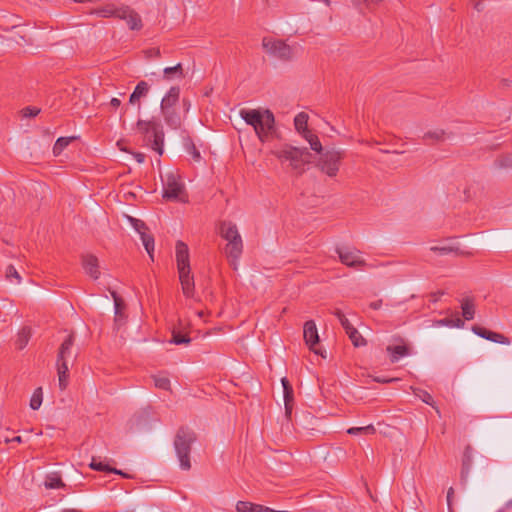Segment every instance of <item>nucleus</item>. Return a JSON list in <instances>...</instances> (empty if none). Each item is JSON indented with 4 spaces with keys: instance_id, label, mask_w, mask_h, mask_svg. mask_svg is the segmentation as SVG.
<instances>
[{
    "instance_id": "obj_5",
    "label": "nucleus",
    "mask_w": 512,
    "mask_h": 512,
    "mask_svg": "<svg viewBox=\"0 0 512 512\" xmlns=\"http://www.w3.org/2000/svg\"><path fill=\"white\" fill-rule=\"evenodd\" d=\"M138 131L144 136L146 145L159 155L164 152V132L159 123L139 119L136 123Z\"/></svg>"
},
{
    "instance_id": "obj_13",
    "label": "nucleus",
    "mask_w": 512,
    "mask_h": 512,
    "mask_svg": "<svg viewBox=\"0 0 512 512\" xmlns=\"http://www.w3.org/2000/svg\"><path fill=\"white\" fill-rule=\"evenodd\" d=\"M472 331H473V333H475L479 337L487 339V340H490L492 342L499 343V344H504V345L510 344L509 338H507L503 334H500V333H497V332H493V331L488 330V329H486V328H484L482 326L473 325L472 326Z\"/></svg>"
},
{
    "instance_id": "obj_3",
    "label": "nucleus",
    "mask_w": 512,
    "mask_h": 512,
    "mask_svg": "<svg viewBox=\"0 0 512 512\" xmlns=\"http://www.w3.org/2000/svg\"><path fill=\"white\" fill-rule=\"evenodd\" d=\"M196 433L186 426H181L174 437V448L182 470H190L191 446L196 442Z\"/></svg>"
},
{
    "instance_id": "obj_6",
    "label": "nucleus",
    "mask_w": 512,
    "mask_h": 512,
    "mask_svg": "<svg viewBox=\"0 0 512 512\" xmlns=\"http://www.w3.org/2000/svg\"><path fill=\"white\" fill-rule=\"evenodd\" d=\"M320 156L316 162V167L329 177H335L339 171L342 159L345 156L344 151L332 149L322 150L318 153Z\"/></svg>"
},
{
    "instance_id": "obj_38",
    "label": "nucleus",
    "mask_w": 512,
    "mask_h": 512,
    "mask_svg": "<svg viewBox=\"0 0 512 512\" xmlns=\"http://www.w3.org/2000/svg\"><path fill=\"white\" fill-rule=\"evenodd\" d=\"M190 342L191 338L188 335L182 334L180 331L175 329L172 331V338L170 340V343H173L175 345H182L189 344Z\"/></svg>"
},
{
    "instance_id": "obj_48",
    "label": "nucleus",
    "mask_w": 512,
    "mask_h": 512,
    "mask_svg": "<svg viewBox=\"0 0 512 512\" xmlns=\"http://www.w3.org/2000/svg\"><path fill=\"white\" fill-rule=\"evenodd\" d=\"M40 111V108L28 106L22 109V115L23 117H35Z\"/></svg>"
},
{
    "instance_id": "obj_20",
    "label": "nucleus",
    "mask_w": 512,
    "mask_h": 512,
    "mask_svg": "<svg viewBox=\"0 0 512 512\" xmlns=\"http://www.w3.org/2000/svg\"><path fill=\"white\" fill-rule=\"evenodd\" d=\"M149 90H150V85L146 81L142 80V81L138 82L134 91L132 92V94L129 97V103L132 105L138 103L141 98L147 96Z\"/></svg>"
},
{
    "instance_id": "obj_34",
    "label": "nucleus",
    "mask_w": 512,
    "mask_h": 512,
    "mask_svg": "<svg viewBox=\"0 0 512 512\" xmlns=\"http://www.w3.org/2000/svg\"><path fill=\"white\" fill-rule=\"evenodd\" d=\"M75 139L76 137H59L53 146L54 155H60L62 151Z\"/></svg>"
},
{
    "instance_id": "obj_14",
    "label": "nucleus",
    "mask_w": 512,
    "mask_h": 512,
    "mask_svg": "<svg viewBox=\"0 0 512 512\" xmlns=\"http://www.w3.org/2000/svg\"><path fill=\"white\" fill-rule=\"evenodd\" d=\"M82 266L85 272L94 280L99 279V261L98 258L93 254H86L82 256Z\"/></svg>"
},
{
    "instance_id": "obj_21",
    "label": "nucleus",
    "mask_w": 512,
    "mask_h": 512,
    "mask_svg": "<svg viewBox=\"0 0 512 512\" xmlns=\"http://www.w3.org/2000/svg\"><path fill=\"white\" fill-rule=\"evenodd\" d=\"M471 447L468 445L463 453L462 459V468H461V481L465 483L467 481V477L469 475L471 464H472V455H471Z\"/></svg>"
},
{
    "instance_id": "obj_43",
    "label": "nucleus",
    "mask_w": 512,
    "mask_h": 512,
    "mask_svg": "<svg viewBox=\"0 0 512 512\" xmlns=\"http://www.w3.org/2000/svg\"><path fill=\"white\" fill-rule=\"evenodd\" d=\"M185 147L187 152L192 156L195 161H199L201 159V155L199 150L196 148L195 144L190 138L185 139Z\"/></svg>"
},
{
    "instance_id": "obj_15",
    "label": "nucleus",
    "mask_w": 512,
    "mask_h": 512,
    "mask_svg": "<svg viewBox=\"0 0 512 512\" xmlns=\"http://www.w3.org/2000/svg\"><path fill=\"white\" fill-rule=\"evenodd\" d=\"M75 342L74 332H71L67 338L63 341V343L59 347L57 361L58 362H67L68 359L72 356L76 357V354H73V346Z\"/></svg>"
},
{
    "instance_id": "obj_29",
    "label": "nucleus",
    "mask_w": 512,
    "mask_h": 512,
    "mask_svg": "<svg viewBox=\"0 0 512 512\" xmlns=\"http://www.w3.org/2000/svg\"><path fill=\"white\" fill-rule=\"evenodd\" d=\"M163 78L171 80L173 78L182 79L184 78L183 67L181 63L176 64L173 67H167L163 70Z\"/></svg>"
},
{
    "instance_id": "obj_49",
    "label": "nucleus",
    "mask_w": 512,
    "mask_h": 512,
    "mask_svg": "<svg viewBox=\"0 0 512 512\" xmlns=\"http://www.w3.org/2000/svg\"><path fill=\"white\" fill-rule=\"evenodd\" d=\"M12 277L16 278L18 283H20L21 276L19 275L18 271L16 270V268L13 265H9L6 268V278L10 279Z\"/></svg>"
},
{
    "instance_id": "obj_24",
    "label": "nucleus",
    "mask_w": 512,
    "mask_h": 512,
    "mask_svg": "<svg viewBox=\"0 0 512 512\" xmlns=\"http://www.w3.org/2000/svg\"><path fill=\"white\" fill-rule=\"evenodd\" d=\"M44 485L47 489H59L65 487L59 472H51L47 474Z\"/></svg>"
},
{
    "instance_id": "obj_46",
    "label": "nucleus",
    "mask_w": 512,
    "mask_h": 512,
    "mask_svg": "<svg viewBox=\"0 0 512 512\" xmlns=\"http://www.w3.org/2000/svg\"><path fill=\"white\" fill-rule=\"evenodd\" d=\"M129 220L134 227V229L141 235L142 232H146L148 230L146 224L140 220L133 217H129Z\"/></svg>"
},
{
    "instance_id": "obj_55",
    "label": "nucleus",
    "mask_w": 512,
    "mask_h": 512,
    "mask_svg": "<svg viewBox=\"0 0 512 512\" xmlns=\"http://www.w3.org/2000/svg\"><path fill=\"white\" fill-rule=\"evenodd\" d=\"M373 380L375 382L385 384V383H391L393 381H396L397 379L396 378H386V377H375V378H373Z\"/></svg>"
},
{
    "instance_id": "obj_31",
    "label": "nucleus",
    "mask_w": 512,
    "mask_h": 512,
    "mask_svg": "<svg viewBox=\"0 0 512 512\" xmlns=\"http://www.w3.org/2000/svg\"><path fill=\"white\" fill-rule=\"evenodd\" d=\"M302 136L308 141V143L310 144V148L317 152V153H321L322 150H323V147H322V144L318 138L317 135L313 134L310 130L309 131H306L305 133L302 134Z\"/></svg>"
},
{
    "instance_id": "obj_41",
    "label": "nucleus",
    "mask_w": 512,
    "mask_h": 512,
    "mask_svg": "<svg viewBox=\"0 0 512 512\" xmlns=\"http://www.w3.org/2000/svg\"><path fill=\"white\" fill-rule=\"evenodd\" d=\"M354 347H361L367 345V340L359 333L357 329L351 331V334L348 335Z\"/></svg>"
},
{
    "instance_id": "obj_19",
    "label": "nucleus",
    "mask_w": 512,
    "mask_h": 512,
    "mask_svg": "<svg viewBox=\"0 0 512 512\" xmlns=\"http://www.w3.org/2000/svg\"><path fill=\"white\" fill-rule=\"evenodd\" d=\"M165 123L172 129H178L181 126V117L175 108L161 109Z\"/></svg>"
},
{
    "instance_id": "obj_37",
    "label": "nucleus",
    "mask_w": 512,
    "mask_h": 512,
    "mask_svg": "<svg viewBox=\"0 0 512 512\" xmlns=\"http://www.w3.org/2000/svg\"><path fill=\"white\" fill-rule=\"evenodd\" d=\"M352 3L360 9V11L363 13L364 6L369 11L374 10L380 3L383 2V0H351Z\"/></svg>"
},
{
    "instance_id": "obj_54",
    "label": "nucleus",
    "mask_w": 512,
    "mask_h": 512,
    "mask_svg": "<svg viewBox=\"0 0 512 512\" xmlns=\"http://www.w3.org/2000/svg\"><path fill=\"white\" fill-rule=\"evenodd\" d=\"M444 294H445V291H443V290H438L436 292H432L430 294V298H431L430 300L432 302H437L441 298V296H443Z\"/></svg>"
},
{
    "instance_id": "obj_47",
    "label": "nucleus",
    "mask_w": 512,
    "mask_h": 512,
    "mask_svg": "<svg viewBox=\"0 0 512 512\" xmlns=\"http://www.w3.org/2000/svg\"><path fill=\"white\" fill-rule=\"evenodd\" d=\"M496 165L500 168L512 167V155H505L496 160Z\"/></svg>"
},
{
    "instance_id": "obj_4",
    "label": "nucleus",
    "mask_w": 512,
    "mask_h": 512,
    "mask_svg": "<svg viewBox=\"0 0 512 512\" xmlns=\"http://www.w3.org/2000/svg\"><path fill=\"white\" fill-rule=\"evenodd\" d=\"M273 154L281 161H289L290 167L301 175L305 171V165L311 162L312 154L307 148H298L285 145L281 149L273 151Z\"/></svg>"
},
{
    "instance_id": "obj_63",
    "label": "nucleus",
    "mask_w": 512,
    "mask_h": 512,
    "mask_svg": "<svg viewBox=\"0 0 512 512\" xmlns=\"http://www.w3.org/2000/svg\"><path fill=\"white\" fill-rule=\"evenodd\" d=\"M511 507H512V499L509 500L508 502H506V504H505V509H509Z\"/></svg>"
},
{
    "instance_id": "obj_30",
    "label": "nucleus",
    "mask_w": 512,
    "mask_h": 512,
    "mask_svg": "<svg viewBox=\"0 0 512 512\" xmlns=\"http://www.w3.org/2000/svg\"><path fill=\"white\" fill-rule=\"evenodd\" d=\"M308 118V114H306L305 112H300L295 116L294 126L299 133L303 134L306 131H309L307 128Z\"/></svg>"
},
{
    "instance_id": "obj_53",
    "label": "nucleus",
    "mask_w": 512,
    "mask_h": 512,
    "mask_svg": "<svg viewBox=\"0 0 512 512\" xmlns=\"http://www.w3.org/2000/svg\"><path fill=\"white\" fill-rule=\"evenodd\" d=\"M453 495H454V489L452 487H450L447 491V505H448L449 512H453V509H452Z\"/></svg>"
},
{
    "instance_id": "obj_28",
    "label": "nucleus",
    "mask_w": 512,
    "mask_h": 512,
    "mask_svg": "<svg viewBox=\"0 0 512 512\" xmlns=\"http://www.w3.org/2000/svg\"><path fill=\"white\" fill-rule=\"evenodd\" d=\"M236 511L237 512H263L266 511L264 509V505L255 504L248 501H238L236 503Z\"/></svg>"
},
{
    "instance_id": "obj_52",
    "label": "nucleus",
    "mask_w": 512,
    "mask_h": 512,
    "mask_svg": "<svg viewBox=\"0 0 512 512\" xmlns=\"http://www.w3.org/2000/svg\"><path fill=\"white\" fill-rule=\"evenodd\" d=\"M147 58H159L161 56V52L159 48H150L146 50Z\"/></svg>"
},
{
    "instance_id": "obj_56",
    "label": "nucleus",
    "mask_w": 512,
    "mask_h": 512,
    "mask_svg": "<svg viewBox=\"0 0 512 512\" xmlns=\"http://www.w3.org/2000/svg\"><path fill=\"white\" fill-rule=\"evenodd\" d=\"M285 405V416L288 420H291L292 410L294 404H284Z\"/></svg>"
},
{
    "instance_id": "obj_12",
    "label": "nucleus",
    "mask_w": 512,
    "mask_h": 512,
    "mask_svg": "<svg viewBox=\"0 0 512 512\" xmlns=\"http://www.w3.org/2000/svg\"><path fill=\"white\" fill-rule=\"evenodd\" d=\"M178 273L183 294L188 298H192L194 296L195 283L194 277L191 274V267L178 270Z\"/></svg>"
},
{
    "instance_id": "obj_62",
    "label": "nucleus",
    "mask_w": 512,
    "mask_h": 512,
    "mask_svg": "<svg viewBox=\"0 0 512 512\" xmlns=\"http://www.w3.org/2000/svg\"><path fill=\"white\" fill-rule=\"evenodd\" d=\"M182 102H183V107L185 108L186 111H188L190 108V101L188 99L184 98L182 100Z\"/></svg>"
},
{
    "instance_id": "obj_18",
    "label": "nucleus",
    "mask_w": 512,
    "mask_h": 512,
    "mask_svg": "<svg viewBox=\"0 0 512 512\" xmlns=\"http://www.w3.org/2000/svg\"><path fill=\"white\" fill-rule=\"evenodd\" d=\"M180 98V88L178 86H173L169 89L166 95L161 100V109L165 108H175V105L178 103Z\"/></svg>"
},
{
    "instance_id": "obj_11",
    "label": "nucleus",
    "mask_w": 512,
    "mask_h": 512,
    "mask_svg": "<svg viewBox=\"0 0 512 512\" xmlns=\"http://www.w3.org/2000/svg\"><path fill=\"white\" fill-rule=\"evenodd\" d=\"M336 252L340 258L341 263L352 268H359L366 266V261L358 256L355 251H350L343 248H337Z\"/></svg>"
},
{
    "instance_id": "obj_44",
    "label": "nucleus",
    "mask_w": 512,
    "mask_h": 512,
    "mask_svg": "<svg viewBox=\"0 0 512 512\" xmlns=\"http://www.w3.org/2000/svg\"><path fill=\"white\" fill-rule=\"evenodd\" d=\"M154 385L163 390H169L170 389V380L167 377L164 376H153Z\"/></svg>"
},
{
    "instance_id": "obj_61",
    "label": "nucleus",
    "mask_w": 512,
    "mask_h": 512,
    "mask_svg": "<svg viewBox=\"0 0 512 512\" xmlns=\"http://www.w3.org/2000/svg\"><path fill=\"white\" fill-rule=\"evenodd\" d=\"M343 329L345 330L346 334H351V331H354L356 328L349 322L347 326H344Z\"/></svg>"
},
{
    "instance_id": "obj_23",
    "label": "nucleus",
    "mask_w": 512,
    "mask_h": 512,
    "mask_svg": "<svg viewBox=\"0 0 512 512\" xmlns=\"http://www.w3.org/2000/svg\"><path fill=\"white\" fill-rule=\"evenodd\" d=\"M120 6H117L115 4L109 3L105 4L97 9H95L94 13L98 16L109 18V17H115L118 18L120 12Z\"/></svg>"
},
{
    "instance_id": "obj_1",
    "label": "nucleus",
    "mask_w": 512,
    "mask_h": 512,
    "mask_svg": "<svg viewBox=\"0 0 512 512\" xmlns=\"http://www.w3.org/2000/svg\"><path fill=\"white\" fill-rule=\"evenodd\" d=\"M240 117L253 127L258 139L266 142L275 132V117L269 109H241Z\"/></svg>"
},
{
    "instance_id": "obj_58",
    "label": "nucleus",
    "mask_w": 512,
    "mask_h": 512,
    "mask_svg": "<svg viewBox=\"0 0 512 512\" xmlns=\"http://www.w3.org/2000/svg\"><path fill=\"white\" fill-rule=\"evenodd\" d=\"M108 473L119 474V475L123 476L124 478H129V476L126 473H124L121 470H118L116 468H112L110 466H109Z\"/></svg>"
},
{
    "instance_id": "obj_45",
    "label": "nucleus",
    "mask_w": 512,
    "mask_h": 512,
    "mask_svg": "<svg viewBox=\"0 0 512 512\" xmlns=\"http://www.w3.org/2000/svg\"><path fill=\"white\" fill-rule=\"evenodd\" d=\"M89 467L93 470L101 471V472H108V470H109V465L104 464L101 461H98L96 457L92 458V461L89 464Z\"/></svg>"
},
{
    "instance_id": "obj_33",
    "label": "nucleus",
    "mask_w": 512,
    "mask_h": 512,
    "mask_svg": "<svg viewBox=\"0 0 512 512\" xmlns=\"http://www.w3.org/2000/svg\"><path fill=\"white\" fill-rule=\"evenodd\" d=\"M284 393V404H294V391L289 380L286 377L281 379Z\"/></svg>"
},
{
    "instance_id": "obj_9",
    "label": "nucleus",
    "mask_w": 512,
    "mask_h": 512,
    "mask_svg": "<svg viewBox=\"0 0 512 512\" xmlns=\"http://www.w3.org/2000/svg\"><path fill=\"white\" fill-rule=\"evenodd\" d=\"M303 337L305 343L309 347V349L315 354H319L322 357H325L321 350L317 348L319 345L320 339L317 331L316 324L313 320H308L305 322L303 327Z\"/></svg>"
},
{
    "instance_id": "obj_36",
    "label": "nucleus",
    "mask_w": 512,
    "mask_h": 512,
    "mask_svg": "<svg viewBox=\"0 0 512 512\" xmlns=\"http://www.w3.org/2000/svg\"><path fill=\"white\" fill-rule=\"evenodd\" d=\"M430 250L439 255H447L450 253L461 254L459 248L452 245L431 246Z\"/></svg>"
},
{
    "instance_id": "obj_10",
    "label": "nucleus",
    "mask_w": 512,
    "mask_h": 512,
    "mask_svg": "<svg viewBox=\"0 0 512 512\" xmlns=\"http://www.w3.org/2000/svg\"><path fill=\"white\" fill-rule=\"evenodd\" d=\"M118 19L125 20L130 30L139 31L143 27L141 16L131 7L120 5Z\"/></svg>"
},
{
    "instance_id": "obj_42",
    "label": "nucleus",
    "mask_w": 512,
    "mask_h": 512,
    "mask_svg": "<svg viewBox=\"0 0 512 512\" xmlns=\"http://www.w3.org/2000/svg\"><path fill=\"white\" fill-rule=\"evenodd\" d=\"M437 324L440 326L463 328L465 323H464V320H462L459 317H456L455 319H450V318L441 319V320L437 321Z\"/></svg>"
},
{
    "instance_id": "obj_17",
    "label": "nucleus",
    "mask_w": 512,
    "mask_h": 512,
    "mask_svg": "<svg viewBox=\"0 0 512 512\" xmlns=\"http://www.w3.org/2000/svg\"><path fill=\"white\" fill-rule=\"evenodd\" d=\"M176 262H177V269L183 270V268H189L190 267V261H189V249L188 246L183 241H177L176 242Z\"/></svg>"
},
{
    "instance_id": "obj_16",
    "label": "nucleus",
    "mask_w": 512,
    "mask_h": 512,
    "mask_svg": "<svg viewBox=\"0 0 512 512\" xmlns=\"http://www.w3.org/2000/svg\"><path fill=\"white\" fill-rule=\"evenodd\" d=\"M452 135L453 134L451 132H446L445 130L438 128L424 133V135L422 136V140L427 145H435L446 141Z\"/></svg>"
},
{
    "instance_id": "obj_51",
    "label": "nucleus",
    "mask_w": 512,
    "mask_h": 512,
    "mask_svg": "<svg viewBox=\"0 0 512 512\" xmlns=\"http://www.w3.org/2000/svg\"><path fill=\"white\" fill-rule=\"evenodd\" d=\"M332 313L338 318L342 327L348 325L349 320L346 318L345 314L340 309H335Z\"/></svg>"
},
{
    "instance_id": "obj_27",
    "label": "nucleus",
    "mask_w": 512,
    "mask_h": 512,
    "mask_svg": "<svg viewBox=\"0 0 512 512\" xmlns=\"http://www.w3.org/2000/svg\"><path fill=\"white\" fill-rule=\"evenodd\" d=\"M111 296L114 300L115 307V320L120 321L124 318V310L126 308V304L124 300L117 294L116 291L110 290Z\"/></svg>"
},
{
    "instance_id": "obj_64",
    "label": "nucleus",
    "mask_w": 512,
    "mask_h": 512,
    "mask_svg": "<svg viewBox=\"0 0 512 512\" xmlns=\"http://www.w3.org/2000/svg\"><path fill=\"white\" fill-rule=\"evenodd\" d=\"M62 512H82V511L76 510V509H65Z\"/></svg>"
},
{
    "instance_id": "obj_59",
    "label": "nucleus",
    "mask_w": 512,
    "mask_h": 512,
    "mask_svg": "<svg viewBox=\"0 0 512 512\" xmlns=\"http://www.w3.org/2000/svg\"><path fill=\"white\" fill-rule=\"evenodd\" d=\"M134 157L138 163H143L145 161V154L141 152H135Z\"/></svg>"
},
{
    "instance_id": "obj_26",
    "label": "nucleus",
    "mask_w": 512,
    "mask_h": 512,
    "mask_svg": "<svg viewBox=\"0 0 512 512\" xmlns=\"http://www.w3.org/2000/svg\"><path fill=\"white\" fill-rule=\"evenodd\" d=\"M57 371L59 378V388L61 391L65 390L68 385L69 368L67 362L57 361Z\"/></svg>"
},
{
    "instance_id": "obj_35",
    "label": "nucleus",
    "mask_w": 512,
    "mask_h": 512,
    "mask_svg": "<svg viewBox=\"0 0 512 512\" xmlns=\"http://www.w3.org/2000/svg\"><path fill=\"white\" fill-rule=\"evenodd\" d=\"M141 240H142V243L145 247V250L147 251V253L149 254L151 260L153 261L154 260V256H153V253H154V237L150 234H148L147 232H142L141 235Z\"/></svg>"
},
{
    "instance_id": "obj_39",
    "label": "nucleus",
    "mask_w": 512,
    "mask_h": 512,
    "mask_svg": "<svg viewBox=\"0 0 512 512\" xmlns=\"http://www.w3.org/2000/svg\"><path fill=\"white\" fill-rule=\"evenodd\" d=\"M42 388L39 387L34 390L33 395L30 399V408L32 410H38L42 404Z\"/></svg>"
},
{
    "instance_id": "obj_25",
    "label": "nucleus",
    "mask_w": 512,
    "mask_h": 512,
    "mask_svg": "<svg viewBox=\"0 0 512 512\" xmlns=\"http://www.w3.org/2000/svg\"><path fill=\"white\" fill-rule=\"evenodd\" d=\"M386 350L390 354V360L392 363L397 362L400 357H404L409 354V348L405 344L396 346L389 345Z\"/></svg>"
},
{
    "instance_id": "obj_60",
    "label": "nucleus",
    "mask_w": 512,
    "mask_h": 512,
    "mask_svg": "<svg viewBox=\"0 0 512 512\" xmlns=\"http://www.w3.org/2000/svg\"><path fill=\"white\" fill-rule=\"evenodd\" d=\"M110 105L113 108H118L121 105V101L118 98H112L110 101Z\"/></svg>"
},
{
    "instance_id": "obj_40",
    "label": "nucleus",
    "mask_w": 512,
    "mask_h": 512,
    "mask_svg": "<svg viewBox=\"0 0 512 512\" xmlns=\"http://www.w3.org/2000/svg\"><path fill=\"white\" fill-rule=\"evenodd\" d=\"M375 427L370 424L365 427H351L347 430V433L350 435H358V434H375Z\"/></svg>"
},
{
    "instance_id": "obj_50",
    "label": "nucleus",
    "mask_w": 512,
    "mask_h": 512,
    "mask_svg": "<svg viewBox=\"0 0 512 512\" xmlns=\"http://www.w3.org/2000/svg\"><path fill=\"white\" fill-rule=\"evenodd\" d=\"M416 395L426 404L433 405V397L424 390H419V393H416Z\"/></svg>"
},
{
    "instance_id": "obj_32",
    "label": "nucleus",
    "mask_w": 512,
    "mask_h": 512,
    "mask_svg": "<svg viewBox=\"0 0 512 512\" xmlns=\"http://www.w3.org/2000/svg\"><path fill=\"white\" fill-rule=\"evenodd\" d=\"M32 332L31 328L24 326L18 333V339H17V348L19 350H22L26 345L28 344L30 338H31Z\"/></svg>"
},
{
    "instance_id": "obj_7",
    "label": "nucleus",
    "mask_w": 512,
    "mask_h": 512,
    "mask_svg": "<svg viewBox=\"0 0 512 512\" xmlns=\"http://www.w3.org/2000/svg\"><path fill=\"white\" fill-rule=\"evenodd\" d=\"M163 182V198L172 201L185 202L183 196L185 195L184 184L180 180V176L175 171L167 172Z\"/></svg>"
},
{
    "instance_id": "obj_8",
    "label": "nucleus",
    "mask_w": 512,
    "mask_h": 512,
    "mask_svg": "<svg viewBox=\"0 0 512 512\" xmlns=\"http://www.w3.org/2000/svg\"><path fill=\"white\" fill-rule=\"evenodd\" d=\"M262 47L269 55L280 60L288 61L292 58L291 47L282 40L264 37L262 40Z\"/></svg>"
},
{
    "instance_id": "obj_57",
    "label": "nucleus",
    "mask_w": 512,
    "mask_h": 512,
    "mask_svg": "<svg viewBox=\"0 0 512 512\" xmlns=\"http://www.w3.org/2000/svg\"><path fill=\"white\" fill-rule=\"evenodd\" d=\"M381 306H382V300H381V299H379V300H377V301H373V302H371V303L369 304V307H370L371 309H374V310H378V309H380V308H381Z\"/></svg>"
},
{
    "instance_id": "obj_2",
    "label": "nucleus",
    "mask_w": 512,
    "mask_h": 512,
    "mask_svg": "<svg viewBox=\"0 0 512 512\" xmlns=\"http://www.w3.org/2000/svg\"><path fill=\"white\" fill-rule=\"evenodd\" d=\"M219 233L221 237L227 241L224 252L229 259L230 265L236 270L237 261L243 252V241L237 226L230 221H222L220 223Z\"/></svg>"
},
{
    "instance_id": "obj_22",
    "label": "nucleus",
    "mask_w": 512,
    "mask_h": 512,
    "mask_svg": "<svg viewBox=\"0 0 512 512\" xmlns=\"http://www.w3.org/2000/svg\"><path fill=\"white\" fill-rule=\"evenodd\" d=\"M462 316L465 320L470 321L475 316V304L472 297H465L461 300Z\"/></svg>"
}]
</instances>
